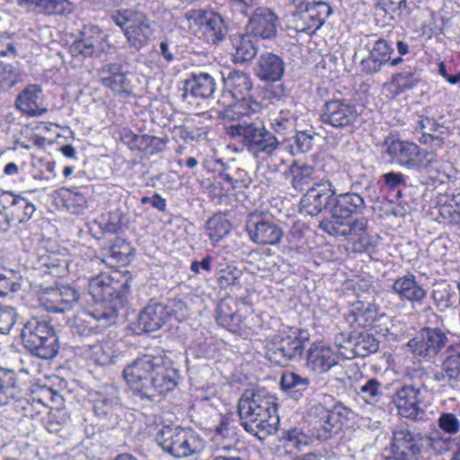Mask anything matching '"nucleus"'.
Listing matches in <instances>:
<instances>
[{"mask_svg": "<svg viewBox=\"0 0 460 460\" xmlns=\"http://www.w3.org/2000/svg\"><path fill=\"white\" fill-rule=\"evenodd\" d=\"M122 376L133 395L148 402L172 391L180 379L179 370L164 353L137 358L124 367Z\"/></svg>", "mask_w": 460, "mask_h": 460, "instance_id": "obj_1", "label": "nucleus"}, {"mask_svg": "<svg viewBox=\"0 0 460 460\" xmlns=\"http://www.w3.org/2000/svg\"><path fill=\"white\" fill-rule=\"evenodd\" d=\"M277 410V398L265 388L247 389L238 402L241 425L260 440L277 430L279 420Z\"/></svg>", "mask_w": 460, "mask_h": 460, "instance_id": "obj_2", "label": "nucleus"}, {"mask_svg": "<svg viewBox=\"0 0 460 460\" xmlns=\"http://www.w3.org/2000/svg\"><path fill=\"white\" fill-rule=\"evenodd\" d=\"M21 336L24 348L33 356L49 359L58 351V339L54 327L45 319H29L23 324Z\"/></svg>", "mask_w": 460, "mask_h": 460, "instance_id": "obj_3", "label": "nucleus"}, {"mask_svg": "<svg viewBox=\"0 0 460 460\" xmlns=\"http://www.w3.org/2000/svg\"><path fill=\"white\" fill-rule=\"evenodd\" d=\"M366 208L364 199L356 192L337 191L333 196L331 217L319 222V228L328 234L344 233L349 230L353 215L361 214Z\"/></svg>", "mask_w": 460, "mask_h": 460, "instance_id": "obj_4", "label": "nucleus"}, {"mask_svg": "<svg viewBox=\"0 0 460 460\" xmlns=\"http://www.w3.org/2000/svg\"><path fill=\"white\" fill-rule=\"evenodd\" d=\"M226 135L243 144L254 156L271 155L279 147V141L262 123L243 122L226 127Z\"/></svg>", "mask_w": 460, "mask_h": 460, "instance_id": "obj_5", "label": "nucleus"}, {"mask_svg": "<svg viewBox=\"0 0 460 460\" xmlns=\"http://www.w3.org/2000/svg\"><path fill=\"white\" fill-rule=\"evenodd\" d=\"M130 290L128 274L114 271L112 275L101 273L88 283V292L96 302L95 307L121 305Z\"/></svg>", "mask_w": 460, "mask_h": 460, "instance_id": "obj_6", "label": "nucleus"}, {"mask_svg": "<svg viewBox=\"0 0 460 460\" xmlns=\"http://www.w3.org/2000/svg\"><path fill=\"white\" fill-rule=\"evenodd\" d=\"M155 442L176 458L196 456L205 447V440L197 432L178 426H164L156 433Z\"/></svg>", "mask_w": 460, "mask_h": 460, "instance_id": "obj_7", "label": "nucleus"}, {"mask_svg": "<svg viewBox=\"0 0 460 460\" xmlns=\"http://www.w3.org/2000/svg\"><path fill=\"white\" fill-rule=\"evenodd\" d=\"M387 155L399 165L418 172L426 171L438 163L437 154L417 144L400 139L386 141Z\"/></svg>", "mask_w": 460, "mask_h": 460, "instance_id": "obj_8", "label": "nucleus"}, {"mask_svg": "<svg viewBox=\"0 0 460 460\" xmlns=\"http://www.w3.org/2000/svg\"><path fill=\"white\" fill-rule=\"evenodd\" d=\"M112 21L122 29L129 47L137 50L146 47L153 37L150 20L144 13L130 9L118 11Z\"/></svg>", "mask_w": 460, "mask_h": 460, "instance_id": "obj_9", "label": "nucleus"}, {"mask_svg": "<svg viewBox=\"0 0 460 460\" xmlns=\"http://www.w3.org/2000/svg\"><path fill=\"white\" fill-rule=\"evenodd\" d=\"M305 332L289 331L275 334L267 344L266 357L273 364L285 366L289 361L300 358L304 351Z\"/></svg>", "mask_w": 460, "mask_h": 460, "instance_id": "obj_10", "label": "nucleus"}, {"mask_svg": "<svg viewBox=\"0 0 460 460\" xmlns=\"http://www.w3.org/2000/svg\"><path fill=\"white\" fill-rule=\"evenodd\" d=\"M348 176V173L341 172L335 174L332 181L314 184L301 198L300 212L309 216L318 215L325 208L331 212L333 196L342 187L339 181L346 180Z\"/></svg>", "mask_w": 460, "mask_h": 460, "instance_id": "obj_11", "label": "nucleus"}, {"mask_svg": "<svg viewBox=\"0 0 460 460\" xmlns=\"http://www.w3.org/2000/svg\"><path fill=\"white\" fill-rule=\"evenodd\" d=\"M350 414V409L341 402L335 403L331 409L321 404L313 406L310 411V424L314 435L318 439H327L332 434L338 433Z\"/></svg>", "mask_w": 460, "mask_h": 460, "instance_id": "obj_12", "label": "nucleus"}, {"mask_svg": "<svg viewBox=\"0 0 460 460\" xmlns=\"http://www.w3.org/2000/svg\"><path fill=\"white\" fill-rule=\"evenodd\" d=\"M350 314L358 326L374 327L376 332L385 337L390 336L392 339L399 335L397 325H401V323L385 317L380 312V308L374 304L358 300L352 304Z\"/></svg>", "mask_w": 460, "mask_h": 460, "instance_id": "obj_13", "label": "nucleus"}, {"mask_svg": "<svg viewBox=\"0 0 460 460\" xmlns=\"http://www.w3.org/2000/svg\"><path fill=\"white\" fill-rule=\"evenodd\" d=\"M113 45L109 35L96 25H84L81 36L70 46L74 57L101 58L110 52Z\"/></svg>", "mask_w": 460, "mask_h": 460, "instance_id": "obj_14", "label": "nucleus"}, {"mask_svg": "<svg viewBox=\"0 0 460 460\" xmlns=\"http://www.w3.org/2000/svg\"><path fill=\"white\" fill-rule=\"evenodd\" d=\"M118 317L114 306L93 307L76 315L71 323L72 332L80 336L98 333L113 324Z\"/></svg>", "mask_w": 460, "mask_h": 460, "instance_id": "obj_15", "label": "nucleus"}, {"mask_svg": "<svg viewBox=\"0 0 460 460\" xmlns=\"http://www.w3.org/2000/svg\"><path fill=\"white\" fill-rule=\"evenodd\" d=\"M425 436L407 425H399L393 431L392 454L398 459L418 460L424 453Z\"/></svg>", "mask_w": 460, "mask_h": 460, "instance_id": "obj_16", "label": "nucleus"}, {"mask_svg": "<svg viewBox=\"0 0 460 460\" xmlns=\"http://www.w3.org/2000/svg\"><path fill=\"white\" fill-rule=\"evenodd\" d=\"M359 118L357 107L344 98H332L324 102L321 110L320 119L323 124L335 128H350Z\"/></svg>", "mask_w": 460, "mask_h": 460, "instance_id": "obj_17", "label": "nucleus"}, {"mask_svg": "<svg viewBox=\"0 0 460 460\" xmlns=\"http://www.w3.org/2000/svg\"><path fill=\"white\" fill-rule=\"evenodd\" d=\"M297 9L289 22V29L308 35L319 30L332 13L331 6L323 1L313 2Z\"/></svg>", "mask_w": 460, "mask_h": 460, "instance_id": "obj_18", "label": "nucleus"}, {"mask_svg": "<svg viewBox=\"0 0 460 460\" xmlns=\"http://www.w3.org/2000/svg\"><path fill=\"white\" fill-rule=\"evenodd\" d=\"M184 16L190 27L200 30L208 42L218 43L227 35L228 28L224 19L215 12L191 9L187 11Z\"/></svg>", "mask_w": 460, "mask_h": 460, "instance_id": "obj_19", "label": "nucleus"}, {"mask_svg": "<svg viewBox=\"0 0 460 460\" xmlns=\"http://www.w3.org/2000/svg\"><path fill=\"white\" fill-rule=\"evenodd\" d=\"M416 130L421 131L420 143L429 146L435 153L443 148L445 139L448 137V128L436 120L431 106L424 108L421 113L417 114Z\"/></svg>", "mask_w": 460, "mask_h": 460, "instance_id": "obj_20", "label": "nucleus"}, {"mask_svg": "<svg viewBox=\"0 0 460 460\" xmlns=\"http://www.w3.org/2000/svg\"><path fill=\"white\" fill-rule=\"evenodd\" d=\"M423 391L415 385H403L393 396L398 414L411 420L421 419L424 415Z\"/></svg>", "mask_w": 460, "mask_h": 460, "instance_id": "obj_21", "label": "nucleus"}, {"mask_svg": "<svg viewBox=\"0 0 460 460\" xmlns=\"http://www.w3.org/2000/svg\"><path fill=\"white\" fill-rule=\"evenodd\" d=\"M216 91V81L208 73L191 74L185 80L182 88V100L191 106H199L200 102L210 99Z\"/></svg>", "mask_w": 460, "mask_h": 460, "instance_id": "obj_22", "label": "nucleus"}, {"mask_svg": "<svg viewBox=\"0 0 460 460\" xmlns=\"http://www.w3.org/2000/svg\"><path fill=\"white\" fill-rule=\"evenodd\" d=\"M102 84L118 95L128 97L132 94L134 85L132 75L123 70L120 63H107L98 70Z\"/></svg>", "mask_w": 460, "mask_h": 460, "instance_id": "obj_23", "label": "nucleus"}, {"mask_svg": "<svg viewBox=\"0 0 460 460\" xmlns=\"http://www.w3.org/2000/svg\"><path fill=\"white\" fill-rule=\"evenodd\" d=\"M446 340V335L440 330L424 328L408 341L407 346L415 356L430 358L444 347Z\"/></svg>", "mask_w": 460, "mask_h": 460, "instance_id": "obj_24", "label": "nucleus"}, {"mask_svg": "<svg viewBox=\"0 0 460 460\" xmlns=\"http://www.w3.org/2000/svg\"><path fill=\"white\" fill-rule=\"evenodd\" d=\"M278 26V16L271 9L258 7L248 20L247 31L253 37L271 40L277 35Z\"/></svg>", "mask_w": 460, "mask_h": 460, "instance_id": "obj_25", "label": "nucleus"}, {"mask_svg": "<svg viewBox=\"0 0 460 460\" xmlns=\"http://www.w3.org/2000/svg\"><path fill=\"white\" fill-rule=\"evenodd\" d=\"M228 96L223 93L218 99V103L221 104L224 109L219 111V117L227 121H233L241 119L243 117H250L252 114L259 113L262 105L258 101L252 98H231L232 100L227 101Z\"/></svg>", "mask_w": 460, "mask_h": 460, "instance_id": "obj_26", "label": "nucleus"}, {"mask_svg": "<svg viewBox=\"0 0 460 460\" xmlns=\"http://www.w3.org/2000/svg\"><path fill=\"white\" fill-rule=\"evenodd\" d=\"M394 53L391 42L384 38H378L370 43L368 55L360 62V70L365 75H374L386 66L389 58Z\"/></svg>", "mask_w": 460, "mask_h": 460, "instance_id": "obj_27", "label": "nucleus"}, {"mask_svg": "<svg viewBox=\"0 0 460 460\" xmlns=\"http://www.w3.org/2000/svg\"><path fill=\"white\" fill-rule=\"evenodd\" d=\"M338 362L336 349L324 341L314 342L307 350L306 366L314 373H327Z\"/></svg>", "mask_w": 460, "mask_h": 460, "instance_id": "obj_28", "label": "nucleus"}, {"mask_svg": "<svg viewBox=\"0 0 460 460\" xmlns=\"http://www.w3.org/2000/svg\"><path fill=\"white\" fill-rule=\"evenodd\" d=\"M246 229L251 240L261 244H276L282 236L281 229L271 220L261 215L252 216Z\"/></svg>", "mask_w": 460, "mask_h": 460, "instance_id": "obj_29", "label": "nucleus"}, {"mask_svg": "<svg viewBox=\"0 0 460 460\" xmlns=\"http://www.w3.org/2000/svg\"><path fill=\"white\" fill-rule=\"evenodd\" d=\"M94 414L101 419H111L119 406V390L112 385H104L89 393Z\"/></svg>", "mask_w": 460, "mask_h": 460, "instance_id": "obj_30", "label": "nucleus"}, {"mask_svg": "<svg viewBox=\"0 0 460 460\" xmlns=\"http://www.w3.org/2000/svg\"><path fill=\"white\" fill-rule=\"evenodd\" d=\"M349 231L344 233H334L333 236H349L352 243V250L355 252L372 253L376 252L377 241L367 232V221L365 217L355 219L349 226Z\"/></svg>", "mask_w": 460, "mask_h": 460, "instance_id": "obj_31", "label": "nucleus"}, {"mask_svg": "<svg viewBox=\"0 0 460 460\" xmlns=\"http://www.w3.org/2000/svg\"><path fill=\"white\" fill-rule=\"evenodd\" d=\"M177 313L176 309L170 310L161 303L147 305L138 315V326L146 332H155L172 317V314Z\"/></svg>", "mask_w": 460, "mask_h": 460, "instance_id": "obj_32", "label": "nucleus"}, {"mask_svg": "<svg viewBox=\"0 0 460 460\" xmlns=\"http://www.w3.org/2000/svg\"><path fill=\"white\" fill-rule=\"evenodd\" d=\"M217 321L219 325L233 333L247 334V324L237 314V302L233 298L223 299L218 303Z\"/></svg>", "mask_w": 460, "mask_h": 460, "instance_id": "obj_33", "label": "nucleus"}, {"mask_svg": "<svg viewBox=\"0 0 460 460\" xmlns=\"http://www.w3.org/2000/svg\"><path fill=\"white\" fill-rule=\"evenodd\" d=\"M16 3L20 7L46 15L67 16L74 11L73 4L68 0H16Z\"/></svg>", "mask_w": 460, "mask_h": 460, "instance_id": "obj_34", "label": "nucleus"}, {"mask_svg": "<svg viewBox=\"0 0 460 460\" xmlns=\"http://www.w3.org/2000/svg\"><path fill=\"white\" fill-rule=\"evenodd\" d=\"M225 92L228 98H243L248 96L252 89L251 75L241 70H231L223 75Z\"/></svg>", "mask_w": 460, "mask_h": 460, "instance_id": "obj_35", "label": "nucleus"}, {"mask_svg": "<svg viewBox=\"0 0 460 460\" xmlns=\"http://www.w3.org/2000/svg\"><path fill=\"white\" fill-rule=\"evenodd\" d=\"M285 72V65L280 57L266 52L260 56L256 75L261 81L276 82L281 79Z\"/></svg>", "mask_w": 460, "mask_h": 460, "instance_id": "obj_36", "label": "nucleus"}, {"mask_svg": "<svg viewBox=\"0 0 460 460\" xmlns=\"http://www.w3.org/2000/svg\"><path fill=\"white\" fill-rule=\"evenodd\" d=\"M393 290L401 300L411 303H421L427 295L413 275H405L395 279Z\"/></svg>", "mask_w": 460, "mask_h": 460, "instance_id": "obj_37", "label": "nucleus"}, {"mask_svg": "<svg viewBox=\"0 0 460 460\" xmlns=\"http://www.w3.org/2000/svg\"><path fill=\"white\" fill-rule=\"evenodd\" d=\"M41 93L40 85L30 84L17 96L15 105L20 111L31 116H40L47 111V109L40 108Z\"/></svg>", "mask_w": 460, "mask_h": 460, "instance_id": "obj_38", "label": "nucleus"}, {"mask_svg": "<svg viewBox=\"0 0 460 460\" xmlns=\"http://www.w3.org/2000/svg\"><path fill=\"white\" fill-rule=\"evenodd\" d=\"M233 60L234 63L251 62L258 52V47L250 33L237 34L231 37Z\"/></svg>", "mask_w": 460, "mask_h": 460, "instance_id": "obj_39", "label": "nucleus"}, {"mask_svg": "<svg viewBox=\"0 0 460 460\" xmlns=\"http://www.w3.org/2000/svg\"><path fill=\"white\" fill-rule=\"evenodd\" d=\"M287 175H289L290 184L297 191H302L305 186L317 179L315 168L300 161L293 162L287 172Z\"/></svg>", "mask_w": 460, "mask_h": 460, "instance_id": "obj_40", "label": "nucleus"}, {"mask_svg": "<svg viewBox=\"0 0 460 460\" xmlns=\"http://www.w3.org/2000/svg\"><path fill=\"white\" fill-rule=\"evenodd\" d=\"M22 396V389L17 384V376L13 370L0 367V406Z\"/></svg>", "mask_w": 460, "mask_h": 460, "instance_id": "obj_41", "label": "nucleus"}, {"mask_svg": "<svg viewBox=\"0 0 460 460\" xmlns=\"http://www.w3.org/2000/svg\"><path fill=\"white\" fill-rule=\"evenodd\" d=\"M113 343L103 341L93 345L84 347V354L96 365L106 366L113 362L115 358Z\"/></svg>", "mask_w": 460, "mask_h": 460, "instance_id": "obj_42", "label": "nucleus"}, {"mask_svg": "<svg viewBox=\"0 0 460 460\" xmlns=\"http://www.w3.org/2000/svg\"><path fill=\"white\" fill-rule=\"evenodd\" d=\"M309 384L308 378L292 371L284 372L280 379V385L283 391L295 400H298L303 395Z\"/></svg>", "mask_w": 460, "mask_h": 460, "instance_id": "obj_43", "label": "nucleus"}, {"mask_svg": "<svg viewBox=\"0 0 460 460\" xmlns=\"http://www.w3.org/2000/svg\"><path fill=\"white\" fill-rule=\"evenodd\" d=\"M420 81V71L416 67H409L400 73L394 74L391 82L400 92L414 88Z\"/></svg>", "mask_w": 460, "mask_h": 460, "instance_id": "obj_44", "label": "nucleus"}, {"mask_svg": "<svg viewBox=\"0 0 460 460\" xmlns=\"http://www.w3.org/2000/svg\"><path fill=\"white\" fill-rule=\"evenodd\" d=\"M383 383L376 378H368L359 386L358 394L369 404H376L381 402L383 393Z\"/></svg>", "mask_w": 460, "mask_h": 460, "instance_id": "obj_45", "label": "nucleus"}, {"mask_svg": "<svg viewBox=\"0 0 460 460\" xmlns=\"http://www.w3.org/2000/svg\"><path fill=\"white\" fill-rule=\"evenodd\" d=\"M35 210L36 207L33 203L22 196H17L9 212L8 221L16 220L20 223L28 221Z\"/></svg>", "mask_w": 460, "mask_h": 460, "instance_id": "obj_46", "label": "nucleus"}, {"mask_svg": "<svg viewBox=\"0 0 460 460\" xmlns=\"http://www.w3.org/2000/svg\"><path fill=\"white\" fill-rule=\"evenodd\" d=\"M230 229L228 220L219 214L214 215L207 222L208 235L215 243L224 238L230 232Z\"/></svg>", "mask_w": 460, "mask_h": 460, "instance_id": "obj_47", "label": "nucleus"}, {"mask_svg": "<svg viewBox=\"0 0 460 460\" xmlns=\"http://www.w3.org/2000/svg\"><path fill=\"white\" fill-rule=\"evenodd\" d=\"M272 129L281 135L293 131L296 128V116L290 110H280L271 118Z\"/></svg>", "mask_w": 460, "mask_h": 460, "instance_id": "obj_48", "label": "nucleus"}, {"mask_svg": "<svg viewBox=\"0 0 460 460\" xmlns=\"http://www.w3.org/2000/svg\"><path fill=\"white\" fill-rule=\"evenodd\" d=\"M424 452L431 451L435 455H441L450 449L453 441L451 437L441 435L440 432L435 431L429 437L425 436Z\"/></svg>", "mask_w": 460, "mask_h": 460, "instance_id": "obj_49", "label": "nucleus"}, {"mask_svg": "<svg viewBox=\"0 0 460 460\" xmlns=\"http://www.w3.org/2000/svg\"><path fill=\"white\" fill-rule=\"evenodd\" d=\"M22 81V74L18 67L10 64H0V91L14 86Z\"/></svg>", "mask_w": 460, "mask_h": 460, "instance_id": "obj_50", "label": "nucleus"}, {"mask_svg": "<svg viewBox=\"0 0 460 460\" xmlns=\"http://www.w3.org/2000/svg\"><path fill=\"white\" fill-rule=\"evenodd\" d=\"M354 339L356 341L355 349L358 350L359 358H365L378 350L379 341L371 334L362 333Z\"/></svg>", "mask_w": 460, "mask_h": 460, "instance_id": "obj_51", "label": "nucleus"}, {"mask_svg": "<svg viewBox=\"0 0 460 460\" xmlns=\"http://www.w3.org/2000/svg\"><path fill=\"white\" fill-rule=\"evenodd\" d=\"M56 289L60 300L62 313L71 310L78 303L80 294L75 288L67 285L61 286Z\"/></svg>", "mask_w": 460, "mask_h": 460, "instance_id": "obj_52", "label": "nucleus"}, {"mask_svg": "<svg viewBox=\"0 0 460 460\" xmlns=\"http://www.w3.org/2000/svg\"><path fill=\"white\" fill-rule=\"evenodd\" d=\"M40 306L49 313H62L60 300L58 299V290L50 288L44 291L40 298Z\"/></svg>", "mask_w": 460, "mask_h": 460, "instance_id": "obj_53", "label": "nucleus"}, {"mask_svg": "<svg viewBox=\"0 0 460 460\" xmlns=\"http://www.w3.org/2000/svg\"><path fill=\"white\" fill-rule=\"evenodd\" d=\"M335 341L338 347L336 351L339 354V358L352 359L358 357V350L355 349L356 341L354 338L347 337L345 339L343 334H341L339 337H336Z\"/></svg>", "mask_w": 460, "mask_h": 460, "instance_id": "obj_54", "label": "nucleus"}, {"mask_svg": "<svg viewBox=\"0 0 460 460\" xmlns=\"http://www.w3.org/2000/svg\"><path fill=\"white\" fill-rule=\"evenodd\" d=\"M242 276V271L234 266H227L220 270L217 281L221 288L236 285Z\"/></svg>", "mask_w": 460, "mask_h": 460, "instance_id": "obj_55", "label": "nucleus"}, {"mask_svg": "<svg viewBox=\"0 0 460 460\" xmlns=\"http://www.w3.org/2000/svg\"><path fill=\"white\" fill-rule=\"evenodd\" d=\"M16 321L14 308L10 305H0V333H8Z\"/></svg>", "mask_w": 460, "mask_h": 460, "instance_id": "obj_56", "label": "nucleus"}, {"mask_svg": "<svg viewBox=\"0 0 460 460\" xmlns=\"http://www.w3.org/2000/svg\"><path fill=\"white\" fill-rule=\"evenodd\" d=\"M438 427L447 434H456L460 430V422L456 416L453 413H442L438 418Z\"/></svg>", "mask_w": 460, "mask_h": 460, "instance_id": "obj_57", "label": "nucleus"}, {"mask_svg": "<svg viewBox=\"0 0 460 460\" xmlns=\"http://www.w3.org/2000/svg\"><path fill=\"white\" fill-rule=\"evenodd\" d=\"M131 149L144 150L155 141H160L156 137L149 135H137L132 132L126 135Z\"/></svg>", "mask_w": 460, "mask_h": 460, "instance_id": "obj_58", "label": "nucleus"}, {"mask_svg": "<svg viewBox=\"0 0 460 460\" xmlns=\"http://www.w3.org/2000/svg\"><path fill=\"white\" fill-rule=\"evenodd\" d=\"M377 4L392 17L401 15L407 8V0H377Z\"/></svg>", "mask_w": 460, "mask_h": 460, "instance_id": "obj_59", "label": "nucleus"}, {"mask_svg": "<svg viewBox=\"0 0 460 460\" xmlns=\"http://www.w3.org/2000/svg\"><path fill=\"white\" fill-rule=\"evenodd\" d=\"M233 190L246 188L251 184V177L247 172L241 168H235L229 171Z\"/></svg>", "mask_w": 460, "mask_h": 460, "instance_id": "obj_60", "label": "nucleus"}, {"mask_svg": "<svg viewBox=\"0 0 460 460\" xmlns=\"http://www.w3.org/2000/svg\"><path fill=\"white\" fill-rule=\"evenodd\" d=\"M122 247L119 243L111 245L105 252L102 261L105 264L113 267L114 262H124L125 252L121 249Z\"/></svg>", "mask_w": 460, "mask_h": 460, "instance_id": "obj_61", "label": "nucleus"}, {"mask_svg": "<svg viewBox=\"0 0 460 460\" xmlns=\"http://www.w3.org/2000/svg\"><path fill=\"white\" fill-rule=\"evenodd\" d=\"M444 368L449 378L460 381V353L451 355L444 360Z\"/></svg>", "mask_w": 460, "mask_h": 460, "instance_id": "obj_62", "label": "nucleus"}, {"mask_svg": "<svg viewBox=\"0 0 460 460\" xmlns=\"http://www.w3.org/2000/svg\"><path fill=\"white\" fill-rule=\"evenodd\" d=\"M286 439L288 447H294L298 450L308 445L310 441L307 435L296 429L287 432Z\"/></svg>", "mask_w": 460, "mask_h": 460, "instance_id": "obj_63", "label": "nucleus"}, {"mask_svg": "<svg viewBox=\"0 0 460 460\" xmlns=\"http://www.w3.org/2000/svg\"><path fill=\"white\" fill-rule=\"evenodd\" d=\"M62 196L67 206H73L77 208H83L85 206L86 199L77 190L64 189L62 190Z\"/></svg>", "mask_w": 460, "mask_h": 460, "instance_id": "obj_64", "label": "nucleus"}]
</instances>
